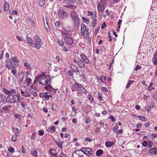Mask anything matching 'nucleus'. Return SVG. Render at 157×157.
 Listing matches in <instances>:
<instances>
[{
  "label": "nucleus",
  "instance_id": "obj_35",
  "mask_svg": "<svg viewBox=\"0 0 157 157\" xmlns=\"http://www.w3.org/2000/svg\"><path fill=\"white\" fill-rule=\"evenodd\" d=\"M32 80L30 78H28L27 79L26 83L28 85H29L31 83Z\"/></svg>",
  "mask_w": 157,
  "mask_h": 157
},
{
  "label": "nucleus",
  "instance_id": "obj_62",
  "mask_svg": "<svg viewBox=\"0 0 157 157\" xmlns=\"http://www.w3.org/2000/svg\"><path fill=\"white\" fill-rule=\"evenodd\" d=\"M96 23V20L95 21H93L92 26L93 27H94L95 26Z\"/></svg>",
  "mask_w": 157,
  "mask_h": 157
},
{
  "label": "nucleus",
  "instance_id": "obj_58",
  "mask_svg": "<svg viewBox=\"0 0 157 157\" xmlns=\"http://www.w3.org/2000/svg\"><path fill=\"white\" fill-rule=\"evenodd\" d=\"M153 63L155 65L157 64V58H154Z\"/></svg>",
  "mask_w": 157,
  "mask_h": 157
},
{
  "label": "nucleus",
  "instance_id": "obj_38",
  "mask_svg": "<svg viewBox=\"0 0 157 157\" xmlns=\"http://www.w3.org/2000/svg\"><path fill=\"white\" fill-rule=\"evenodd\" d=\"M44 134V132L43 130H40L38 132V135L42 136Z\"/></svg>",
  "mask_w": 157,
  "mask_h": 157
},
{
  "label": "nucleus",
  "instance_id": "obj_44",
  "mask_svg": "<svg viewBox=\"0 0 157 157\" xmlns=\"http://www.w3.org/2000/svg\"><path fill=\"white\" fill-rule=\"evenodd\" d=\"M55 25L57 27H59L60 25V22L59 21H57L55 23Z\"/></svg>",
  "mask_w": 157,
  "mask_h": 157
},
{
  "label": "nucleus",
  "instance_id": "obj_7",
  "mask_svg": "<svg viewBox=\"0 0 157 157\" xmlns=\"http://www.w3.org/2000/svg\"><path fill=\"white\" fill-rule=\"evenodd\" d=\"M45 76L46 75H44V74L38 76V77L39 78V82L40 84H41L42 85L43 84V83L42 82H44V81L46 78L45 77Z\"/></svg>",
  "mask_w": 157,
  "mask_h": 157
},
{
  "label": "nucleus",
  "instance_id": "obj_59",
  "mask_svg": "<svg viewBox=\"0 0 157 157\" xmlns=\"http://www.w3.org/2000/svg\"><path fill=\"white\" fill-rule=\"evenodd\" d=\"M20 114L15 113L14 114V117L16 118H18L19 117H20Z\"/></svg>",
  "mask_w": 157,
  "mask_h": 157
},
{
  "label": "nucleus",
  "instance_id": "obj_23",
  "mask_svg": "<svg viewBox=\"0 0 157 157\" xmlns=\"http://www.w3.org/2000/svg\"><path fill=\"white\" fill-rule=\"evenodd\" d=\"M98 5H100L101 6L105 7L106 6L105 0H101L100 2L98 3Z\"/></svg>",
  "mask_w": 157,
  "mask_h": 157
},
{
  "label": "nucleus",
  "instance_id": "obj_11",
  "mask_svg": "<svg viewBox=\"0 0 157 157\" xmlns=\"http://www.w3.org/2000/svg\"><path fill=\"white\" fill-rule=\"evenodd\" d=\"M77 63L80 68H83L85 66L84 63L82 60H79L77 61Z\"/></svg>",
  "mask_w": 157,
  "mask_h": 157
},
{
  "label": "nucleus",
  "instance_id": "obj_5",
  "mask_svg": "<svg viewBox=\"0 0 157 157\" xmlns=\"http://www.w3.org/2000/svg\"><path fill=\"white\" fill-rule=\"evenodd\" d=\"M34 39L35 41L36 47L37 49H39L41 45V41L40 37L37 35L35 36Z\"/></svg>",
  "mask_w": 157,
  "mask_h": 157
},
{
  "label": "nucleus",
  "instance_id": "obj_15",
  "mask_svg": "<svg viewBox=\"0 0 157 157\" xmlns=\"http://www.w3.org/2000/svg\"><path fill=\"white\" fill-rule=\"evenodd\" d=\"M149 152L151 154H157V148H151L149 150Z\"/></svg>",
  "mask_w": 157,
  "mask_h": 157
},
{
  "label": "nucleus",
  "instance_id": "obj_60",
  "mask_svg": "<svg viewBox=\"0 0 157 157\" xmlns=\"http://www.w3.org/2000/svg\"><path fill=\"white\" fill-rule=\"evenodd\" d=\"M152 97L154 98L157 100V94H155L153 95Z\"/></svg>",
  "mask_w": 157,
  "mask_h": 157
},
{
  "label": "nucleus",
  "instance_id": "obj_61",
  "mask_svg": "<svg viewBox=\"0 0 157 157\" xmlns=\"http://www.w3.org/2000/svg\"><path fill=\"white\" fill-rule=\"evenodd\" d=\"M141 68V67L139 66L138 65H137L136 67L135 68V71H137V70L139 69H140Z\"/></svg>",
  "mask_w": 157,
  "mask_h": 157
},
{
  "label": "nucleus",
  "instance_id": "obj_43",
  "mask_svg": "<svg viewBox=\"0 0 157 157\" xmlns=\"http://www.w3.org/2000/svg\"><path fill=\"white\" fill-rule=\"evenodd\" d=\"M50 98L51 99L52 98V96L48 94L45 98V99L46 100H48Z\"/></svg>",
  "mask_w": 157,
  "mask_h": 157
},
{
  "label": "nucleus",
  "instance_id": "obj_46",
  "mask_svg": "<svg viewBox=\"0 0 157 157\" xmlns=\"http://www.w3.org/2000/svg\"><path fill=\"white\" fill-rule=\"evenodd\" d=\"M86 123L87 124L88 123L90 122V118L88 117H86Z\"/></svg>",
  "mask_w": 157,
  "mask_h": 157
},
{
  "label": "nucleus",
  "instance_id": "obj_53",
  "mask_svg": "<svg viewBox=\"0 0 157 157\" xmlns=\"http://www.w3.org/2000/svg\"><path fill=\"white\" fill-rule=\"evenodd\" d=\"M26 104L25 102H22V101L21 102V105L23 107H24L25 106Z\"/></svg>",
  "mask_w": 157,
  "mask_h": 157
},
{
  "label": "nucleus",
  "instance_id": "obj_49",
  "mask_svg": "<svg viewBox=\"0 0 157 157\" xmlns=\"http://www.w3.org/2000/svg\"><path fill=\"white\" fill-rule=\"evenodd\" d=\"M143 145L144 147H146L147 146L148 143L147 141H144L143 142Z\"/></svg>",
  "mask_w": 157,
  "mask_h": 157
},
{
  "label": "nucleus",
  "instance_id": "obj_30",
  "mask_svg": "<svg viewBox=\"0 0 157 157\" xmlns=\"http://www.w3.org/2000/svg\"><path fill=\"white\" fill-rule=\"evenodd\" d=\"M153 85L152 83H151L148 89L149 91L151 90H152L154 89V88L153 87Z\"/></svg>",
  "mask_w": 157,
  "mask_h": 157
},
{
  "label": "nucleus",
  "instance_id": "obj_26",
  "mask_svg": "<svg viewBox=\"0 0 157 157\" xmlns=\"http://www.w3.org/2000/svg\"><path fill=\"white\" fill-rule=\"evenodd\" d=\"M17 13V10H10L9 11V14L10 15H12L13 14H14L15 15H16Z\"/></svg>",
  "mask_w": 157,
  "mask_h": 157
},
{
  "label": "nucleus",
  "instance_id": "obj_12",
  "mask_svg": "<svg viewBox=\"0 0 157 157\" xmlns=\"http://www.w3.org/2000/svg\"><path fill=\"white\" fill-rule=\"evenodd\" d=\"M81 59L86 63H88L89 60L87 57L84 55H81Z\"/></svg>",
  "mask_w": 157,
  "mask_h": 157
},
{
  "label": "nucleus",
  "instance_id": "obj_36",
  "mask_svg": "<svg viewBox=\"0 0 157 157\" xmlns=\"http://www.w3.org/2000/svg\"><path fill=\"white\" fill-rule=\"evenodd\" d=\"M8 151L10 152H13L14 151V148L12 147H9L8 149Z\"/></svg>",
  "mask_w": 157,
  "mask_h": 157
},
{
  "label": "nucleus",
  "instance_id": "obj_31",
  "mask_svg": "<svg viewBox=\"0 0 157 157\" xmlns=\"http://www.w3.org/2000/svg\"><path fill=\"white\" fill-rule=\"evenodd\" d=\"M58 42L60 46H62L63 45L64 43L62 40H58Z\"/></svg>",
  "mask_w": 157,
  "mask_h": 157
},
{
  "label": "nucleus",
  "instance_id": "obj_54",
  "mask_svg": "<svg viewBox=\"0 0 157 157\" xmlns=\"http://www.w3.org/2000/svg\"><path fill=\"white\" fill-rule=\"evenodd\" d=\"M148 142H149V144L148 145V147H152L153 145V143L151 141H149V140H148Z\"/></svg>",
  "mask_w": 157,
  "mask_h": 157
},
{
  "label": "nucleus",
  "instance_id": "obj_39",
  "mask_svg": "<svg viewBox=\"0 0 157 157\" xmlns=\"http://www.w3.org/2000/svg\"><path fill=\"white\" fill-rule=\"evenodd\" d=\"M118 127L117 125H116L115 126L113 129V131L114 132H116L118 130Z\"/></svg>",
  "mask_w": 157,
  "mask_h": 157
},
{
  "label": "nucleus",
  "instance_id": "obj_48",
  "mask_svg": "<svg viewBox=\"0 0 157 157\" xmlns=\"http://www.w3.org/2000/svg\"><path fill=\"white\" fill-rule=\"evenodd\" d=\"M17 70L15 69H13L11 70V73L13 74L14 75H15L16 74V73Z\"/></svg>",
  "mask_w": 157,
  "mask_h": 157
},
{
  "label": "nucleus",
  "instance_id": "obj_56",
  "mask_svg": "<svg viewBox=\"0 0 157 157\" xmlns=\"http://www.w3.org/2000/svg\"><path fill=\"white\" fill-rule=\"evenodd\" d=\"M101 90L104 92H106L108 91V90L106 87H101Z\"/></svg>",
  "mask_w": 157,
  "mask_h": 157
},
{
  "label": "nucleus",
  "instance_id": "obj_22",
  "mask_svg": "<svg viewBox=\"0 0 157 157\" xmlns=\"http://www.w3.org/2000/svg\"><path fill=\"white\" fill-rule=\"evenodd\" d=\"M51 81L50 80L47 79L46 78L44 81V82L43 83V85H45L46 84L48 85L50 83Z\"/></svg>",
  "mask_w": 157,
  "mask_h": 157
},
{
  "label": "nucleus",
  "instance_id": "obj_21",
  "mask_svg": "<svg viewBox=\"0 0 157 157\" xmlns=\"http://www.w3.org/2000/svg\"><path fill=\"white\" fill-rule=\"evenodd\" d=\"M104 6H101L100 5H98V9L99 11L101 12L103 11L104 9Z\"/></svg>",
  "mask_w": 157,
  "mask_h": 157
},
{
  "label": "nucleus",
  "instance_id": "obj_20",
  "mask_svg": "<svg viewBox=\"0 0 157 157\" xmlns=\"http://www.w3.org/2000/svg\"><path fill=\"white\" fill-rule=\"evenodd\" d=\"M103 153V151L101 149L98 150L96 152V155L98 156H100Z\"/></svg>",
  "mask_w": 157,
  "mask_h": 157
},
{
  "label": "nucleus",
  "instance_id": "obj_63",
  "mask_svg": "<svg viewBox=\"0 0 157 157\" xmlns=\"http://www.w3.org/2000/svg\"><path fill=\"white\" fill-rule=\"evenodd\" d=\"M88 15L89 16L94 15V14L92 12L88 11Z\"/></svg>",
  "mask_w": 157,
  "mask_h": 157
},
{
  "label": "nucleus",
  "instance_id": "obj_51",
  "mask_svg": "<svg viewBox=\"0 0 157 157\" xmlns=\"http://www.w3.org/2000/svg\"><path fill=\"white\" fill-rule=\"evenodd\" d=\"M65 6V7L68 8H72L73 7V6L72 5L70 4L66 5Z\"/></svg>",
  "mask_w": 157,
  "mask_h": 157
},
{
  "label": "nucleus",
  "instance_id": "obj_64",
  "mask_svg": "<svg viewBox=\"0 0 157 157\" xmlns=\"http://www.w3.org/2000/svg\"><path fill=\"white\" fill-rule=\"evenodd\" d=\"M151 136L153 138H155L157 137V134H152Z\"/></svg>",
  "mask_w": 157,
  "mask_h": 157
},
{
  "label": "nucleus",
  "instance_id": "obj_28",
  "mask_svg": "<svg viewBox=\"0 0 157 157\" xmlns=\"http://www.w3.org/2000/svg\"><path fill=\"white\" fill-rule=\"evenodd\" d=\"M8 107H7V106H5L3 107L2 109L0 110L1 112L2 113H3L5 112L7 110H8Z\"/></svg>",
  "mask_w": 157,
  "mask_h": 157
},
{
  "label": "nucleus",
  "instance_id": "obj_19",
  "mask_svg": "<svg viewBox=\"0 0 157 157\" xmlns=\"http://www.w3.org/2000/svg\"><path fill=\"white\" fill-rule=\"evenodd\" d=\"M49 93L48 92H45L43 93H40L39 94V95L41 98H45L47 95Z\"/></svg>",
  "mask_w": 157,
  "mask_h": 157
},
{
  "label": "nucleus",
  "instance_id": "obj_47",
  "mask_svg": "<svg viewBox=\"0 0 157 157\" xmlns=\"http://www.w3.org/2000/svg\"><path fill=\"white\" fill-rule=\"evenodd\" d=\"M110 119L111 120V121L113 122H115V119L114 117L113 116H110L109 117Z\"/></svg>",
  "mask_w": 157,
  "mask_h": 157
},
{
  "label": "nucleus",
  "instance_id": "obj_10",
  "mask_svg": "<svg viewBox=\"0 0 157 157\" xmlns=\"http://www.w3.org/2000/svg\"><path fill=\"white\" fill-rule=\"evenodd\" d=\"M81 34L82 35H84L85 32H86V26L84 24H82L81 25Z\"/></svg>",
  "mask_w": 157,
  "mask_h": 157
},
{
  "label": "nucleus",
  "instance_id": "obj_4",
  "mask_svg": "<svg viewBox=\"0 0 157 157\" xmlns=\"http://www.w3.org/2000/svg\"><path fill=\"white\" fill-rule=\"evenodd\" d=\"M58 14L59 16L62 19L66 18L68 16L67 12L63 10H59L58 12Z\"/></svg>",
  "mask_w": 157,
  "mask_h": 157
},
{
  "label": "nucleus",
  "instance_id": "obj_3",
  "mask_svg": "<svg viewBox=\"0 0 157 157\" xmlns=\"http://www.w3.org/2000/svg\"><path fill=\"white\" fill-rule=\"evenodd\" d=\"M17 96L16 95H9L6 99L7 102L10 103L17 102Z\"/></svg>",
  "mask_w": 157,
  "mask_h": 157
},
{
  "label": "nucleus",
  "instance_id": "obj_37",
  "mask_svg": "<svg viewBox=\"0 0 157 157\" xmlns=\"http://www.w3.org/2000/svg\"><path fill=\"white\" fill-rule=\"evenodd\" d=\"M3 90L6 94L9 95V93H10L9 91L8 90L5 88L3 89Z\"/></svg>",
  "mask_w": 157,
  "mask_h": 157
},
{
  "label": "nucleus",
  "instance_id": "obj_29",
  "mask_svg": "<svg viewBox=\"0 0 157 157\" xmlns=\"http://www.w3.org/2000/svg\"><path fill=\"white\" fill-rule=\"evenodd\" d=\"M10 93H9V96L11 95L12 94H15L16 93V91L14 89H12L10 90L9 91Z\"/></svg>",
  "mask_w": 157,
  "mask_h": 157
},
{
  "label": "nucleus",
  "instance_id": "obj_27",
  "mask_svg": "<svg viewBox=\"0 0 157 157\" xmlns=\"http://www.w3.org/2000/svg\"><path fill=\"white\" fill-rule=\"evenodd\" d=\"M134 81H132L131 80H129V82L127 84L126 86V88L127 89L128 88L129 86H130V85L132 83H133L134 82Z\"/></svg>",
  "mask_w": 157,
  "mask_h": 157
},
{
  "label": "nucleus",
  "instance_id": "obj_52",
  "mask_svg": "<svg viewBox=\"0 0 157 157\" xmlns=\"http://www.w3.org/2000/svg\"><path fill=\"white\" fill-rule=\"evenodd\" d=\"M68 74L70 76H72L73 74V72L71 70L68 71Z\"/></svg>",
  "mask_w": 157,
  "mask_h": 157
},
{
  "label": "nucleus",
  "instance_id": "obj_57",
  "mask_svg": "<svg viewBox=\"0 0 157 157\" xmlns=\"http://www.w3.org/2000/svg\"><path fill=\"white\" fill-rule=\"evenodd\" d=\"M39 78L38 77V76H36L34 80V82L35 83L36 82L38 81H39Z\"/></svg>",
  "mask_w": 157,
  "mask_h": 157
},
{
  "label": "nucleus",
  "instance_id": "obj_41",
  "mask_svg": "<svg viewBox=\"0 0 157 157\" xmlns=\"http://www.w3.org/2000/svg\"><path fill=\"white\" fill-rule=\"evenodd\" d=\"M51 85H49V84L48 85L46 86L45 87V88L47 90H49L50 88L51 87Z\"/></svg>",
  "mask_w": 157,
  "mask_h": 157
},
{
  "label": "nucleus",
  "instance_id": "obj_9",
  "mask_svg": "<svg viewBox=\"0 0 157 157\" xmlns=\"http://www.w3.org/2000/svg\"><path fill=\"white\" fill-rule=\"evenodd\" d=\"M10 59H8L6 60V66L7 68L9 69H10L11 67H12V68H13V67L12 65V62L10 61Z\"/></svg>",
  "mask_w": 157,
  "mask_h": 157
},
{
  "label": "nucleus",
  "instance_id": "obj_32",
  "mask_svg": "<svg viewBox=\"0 0 157 157\" xmlns=\"http://www.w3.org/2000/svg\"><path fill=\"white\" fill-rule=\"evenodd\" d=\"M49 131L51 132H53L55 130V128L54 126L51 127L50 128H49Z\"/></svg>",
  "mask_w": 157,
  "mask_h": 157
},
{
  "label": "nucleus",
  "instance_id": "obj_17",
  "mask_svg": "<svg viewBox=\"0 0 157 157\" xmlns=\"http://www.w3.org/2000/svg\"><path fill=\"white\" fill-rule=\"evenodd\" d=\"M30 153L31 154L35 157H36L37 156V151L34 148H32L31 149Z\"/></svg>",
  "mask_w": 157,
  "mask_h": 157
},
{
  "label": "nucleus",
  "instance_id": "obj_8",
  "mask_svg": "<svg viewBox=\"0 0 157 157\" xmlns=\"http://www.w3.org/2000/svg\"><path fill=\"white\" fill-rule=\"evenodd\" d=\"M80 150H77L74 152L73 154V157H83V156L81 155V152Z\"/></svg>",
  "mask_w": 157,
  "mask_h": 157
},
{
  "label": "nucleus",
  "instance_id": "obj_6",
  "mask_svg": "<svg viewBox=\"0 0 157 157\" xmlns=\"http://www.w3.org/2000/svg\"><path fill=\"white\" fill-rule=\"evenodd\" d=\"M64 40L65 42L67 44L71 45L73 43V40L72 38L69 36H66L64 37Z\"/></svg>",
  "mask_w": 157,
  "mask_h": 157
},
{
  "label": "nucleus",
  "instance_id": "obj_34",
  "mask_svg": "<svg viewBox=\"0 0 157 157\" xmlns=\"http://www.w3.org/2000/svg\"><path fill=\"white\" fill-rule=\"evenodd\" d=\"M46 25H45V27L46 30L48 32V31L49 27L48 25V22L47 21L46 18Z\"/></svg>",
  "mask_w": 157,
  "mask_h": 157
},
{
  "label": "nucleus",
  "instance_id": "obj_55",
  "mask_svg": "<svg viewBox=\"0 0 157 157\" xmlns=\"http://www.w3.org/2000/svg\"><path fill=\"white\" fill-rule=\"evenodd\" d=\"M89 100L91 101H93L94 98H93V96L91 95H89Z\"/></svg>",
  "mask_w": 157,
  "mask_h": 157
},
{
  "label": "nucleus",
  "instance_id": "obj_16",
  "mask_svg": "<svg viewBox=\"0 0 157 157\" xmlns=\"http://www.w3.org/2000/svg\"><path fill=\"white\" fill-rule=\"evenodd\" d=\"M75 86L78 90H82V88L84 89L81 85L77 83H75Z\"/></svg>",
  "mask_w": 157,
  "mask_h": 157
},
{
  "label": "nucleus",
  "instance_id": "obj_1",
  "mask_svg": "<svg viewBox=\"0 0 157 157\" xmlns=\"http://www.w3.org/2000/svg\"><path fill=\"white\" fill-rule=\"evenodd\" d=\"M71 16L73 20V25L75 27H78L79 25V19L77 13L74 11H72L71 13Z\"/></svg>",
  "mask_w": 157,
  "mask_h": 157
},
{
  "label": "nucleus",
  "instance_id": "obj_18",
  "mask_svg": "<svg viewBox=\"0 0 157 157\" xmlns=\"http://www.w3.org/2000/svg\"><path fill=\"white\" fill-rule=\"evenodd\" d=\"M27 41L31 46L32 47L35 46V44L33 43V41L29 38H27Z\"/></svg>",
  "mask_w": 157,
  "mask_h": 157
},
{
  "label": "nucleus",
  "instance_id": "obj_33",
  "mask_svg": "<svg viewBox=\"0 0 157 157\" xmlns=\"http://www.w3.org/2000/svg\"><path fill=\"white\" fill-rule=\"evenodd\" d=\"M45 4V0H41L40 1L39 4L40 6H43Z\"/></svg>",
  "mask_w": 157,
  "mask_h": 157
},
{
  "label": "nucleus",
  "instance_id": "obj_25",
  "mask_svg": "<svg viewBox=\"0 0 157 157\" xmlns=\"http://www.w3.org/2000/svg\"><path fill=\"white\" fill-rule=\"evenodd\" d=\"M56 143V144L57 145L60 147L61 149L62 148V147L61 146L63 144V142L61 141L60 142H58L56 141H55Z\"/></svg>",
  "mask_w": 157,
  "mask_h": 157
},
{
  "label": "nucleus",
  "instance_id": "obj_50",
  "mask_svg": "<svg viewBox=\"0 0 157 157\" xmlns=\"http://www.w3.org/2000/svg\"><path fill=\"white\" fill-rule=\"evenodd\" d=\"M50 91L52 92L53 93H55L56 92V91L51 86L49 90Z\"/></svg>",
  "mask_w": 157,
  "mask_h": 157
},
{
  "label": "nucleus",
  "instance_id": "obj_45",
  "mask_svg": "<svg viewBox=\"0 0 157 157\" xmlns=\"http://www.w3.org/2000/svg\"><path fill=\"white\" fill-rule=\"evenodd\" d=\"M16 136H13L12 137L11 140L13 141H16L17 140Z\"/></svg>",
  "mask_w": 157,
  "mask_h": 157
},
{
  "label": "nucleus",
  "instance_id": "obj_42",
  "mask_svg": "<svg viewBox=\"0 0 157 157\" xmlns=\"http://www.w3.org/2000/svg\"><path fill=\"white\" fill-rule=\"evenodd\" d=\"M103 77H104V76H100V79L101 80V81L103 84L105 83V81H104L103 79Z\"/></svg>",
  "mask_w": 157,
  "mask_h": 157
},
{
  "label": "nucleus",
  "instance_id": "obj_2",
  "mask_svg": "<svg viewBox=\"0 0 157 157\" xmlns=\"http://www.w3.org/2000/svg\"><path fill=\"white\" fill-rule=\"evenodd\" d=\"M80 151L87 156L89 155H92L94 153V151H93L91 148L89 147L82 148Z\"/></svg>",
  "mask_w": 157,
  "mask_h": 157
},
{
  "label": "nucleus",
  "instance_id": "obj_14",
  "mask_svg": "<svg viewBox=\"0 0 157 157\" xmlns=\"http://www.w3.org/2000/svg\"><path fill=\"white\" fill-rule=\"evenodd\" d=\"M4 10L5 11H7L9 9V5L8 3L6 2H5L3 5Z\"/></svg>",
  "mask_w": 157,
  "mask_h": 157
},
{
  "label": "nucleus",
  "instance_id": "obj_13",
  "mask_svg": "<svg viewBox=\"0 0 157 157\" xmlns=\"http://www.w3.org/2000/svg\"><path fill=\"white\" fill-rule=\"evenodd\" d=\"M25 94L24 95V97H30L31 94V92L30 90H27L26 89V90L25 91Z\"/></svg>",
  "mask_w": 157,
  "mask_h": 157
},
{
  "label": "nucleus",
  "instance_id": "obj_24",
  "mask_svg": "<svg viewBox=\"0 0 157 157\" xmlns=\"http://www.w3.org/2000/svg\"><path fill=\"white\" fill-rule=\"evenodd\" d=\"M105 144L107 147H109L113 145V144L110 142L106 141L105 143Z\"/></svg>",
  "mask_w": 157,
  "mask_h": 157
},
{
  "label": "nucleus",
  "instance_id": "obj_40",
  "mask_svg": "<svg viewBox=\"0 0 157 157\" xmlns=\"http://www.w3.org/2000/svg\"><path fill=\"white\" fill-rule=\"evenodd\" d=\"M13 60L15 63H18V60L17 59V58L16 56H14L13 58Z\"/></svg>",
  "mask_w": 157,
  "mask_h": 157
}]
</instances>
